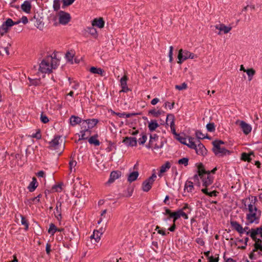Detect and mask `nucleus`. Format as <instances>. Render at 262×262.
<instances>
[{"instance_id": "1", "label": "nucleus", "mask_w": 262, "mask_h": 262, "mask_svg": "<svg viewBox=\"0 0 262 262\" xmlns=\"http://www.w3.org/2000/svg\"><path fill=\"white\" fill-rule=\"evenodd\" d=\"M249 200H251V202L248 205V212L246 215V219L248 223L247 225L250 224H258L261 216V212L258 210L255 205V202L257 201V198L255 196H251L249 198Z\"/></svg>"}, {"instance_id": "2", "label": "nucleus", "mask_w": 262, "mask_h": 262, "mask_svg": "<svg viewBox=\"0 0 262 262\" xmlns=\"http://www.w3.org/2000/svg\"><path fill=\"white\" fill-rule=\"evenodd\" d=\"M199 176L202 180L203 186L207 188L210 186L213 181V177L210 174L209 171H206L204 169L203 164L200 163L198 167Z\"/></svg>"}, {"instance_id": "3", "label": "nucleus", "mask_w": 262, "mask_h": 262, "mask_svg": "<svg viewBox=\"0 0 262 262\" xmlns=\"http://www.w3.org/2000/svg\"><path fill=\"white\" fill-rule=\"evenodd\" d=\"M224 144V142L221 140H215L212 142V151L215 156L221 157L230 154V151L223 147Z\"/></svg>"}, {"instance_id": "4", "label": "nucleus", "mask_w": 262, "mask_h": 262, "mask_svg": "<svg viewBox=\"0 0 262 262\" xmlns=\"http://www.w3.org/2000/svg\"><path fill=\"white\" fill-rule=\"evenodd\" d=\"M196 58H198L197 55L187 50L180 49L178 55V58L179 59L178 63L181 64L182 61L184 60H186L188 59H193Z\"/></svg>"}, {"instance_id": "5", "label": "nucleus", "mask_w": 262, "mask_h": 262, "mask_svg": "<svg viewBox=\"0 0 262 262\" xmlns=\"http://www.w3.org/2000/svg\"><path fill=\"white\" fill-rule=\"evenodd\" d=\"M52 60V56H49L42 60L39 64V72L42 73H50L52 72L50 64V60Z\"/></svg>"}, {"instance_id": "6", "label": "nucleus", "mask_w": 262, "mask_h": 262, "mask_svg": "<svg viewBox=\"0 0 262 262\" xmlns=\"http://www.w3.org/2000/svg\"><path fill=\"white\" fill-rule=\"evenodd\" d=\"M156 178V174L153 173L151 177L144 181L142 183V190L145 192L148 191L151 189L152 185Z\"/></svg>"}, {"instance_id": "7", "label": "nucleus", "mask_w": 262, "mask_h": 262, "mask_svg": "<svg viewBox=\"0 0 262 262\" xmlns=\"http://www.w3.org/2000/svg\"><path fill=\"white\" fill-rule=\"evenodd\" d=\"M60 136L55 137L51 141L49 142V148L52 150H56L59 147L62 149L64 147V144L62 142H59Z\"/></svg>"}, {"instance_id": "8", "label": "nucleus", "mask_w": 262, "mask_h": 262, "mask_svg": "<svg viewBox=\"0 0 262 262\" xmlns=\"http://www.w3.org/2000/svg\"><path fill=\"white\" fill-rule=\"evenodd\" d=\"M58 16L59 23L63 25H67L71 19L70 14L63 11L59 12Z\"/></svg>"}, {"instance_id": "9", "label": "nucleus", "mask_w": 262, "mask_h": 262, "mask_svg": "<svg viewBox=\"0 0 262 262\" xmlns=\"http://www.w3.org/2000/svg\"><path fill=\"white\" fill-rule=\"evenodd\" d=\"M235 123L240 125L243 133L245 135H248L251 132V126L250 124L247 123L246 122L238 120L235 122Z\"/></svg>"}, {"instance_id": "10", "label": "nucleus", "mask_w": 262, "mask_h": 262, "mask_svg": "<svg viewBox=\"0 0 262 262\" xmlns=\"http://www.w3.org/2000/svg\"><path fill=\"white\" fill-rule=\"evenodd\" d=\"M215 27L216 29L220 31V32L218 33L219 35L222 34V32L224 34H227L232 29V27L230 25L226 26L223 24L216 25Z\"/></svg>"}, {"instance_id": "11", "label": "nucleus", "mask_w": 262, "mask_h": 262, "mask_svg": "<svg viewBox=\"0 0 262 262\" xmlns=\"http://www.w3.org/2000/svg\"><path fill=\"white\" fill-rule=\"evenodd\" d=\"M198 155L204 156L207 154V150L203 144L200 143V140H197L196 147L194 148Z\"/></svg>"}, {"instance_id": "12", "label": "nucleus", "mask_w": 262, "mask_h": 262, "mask_svg": "<svg viewBox=\"0 0 262 262\" xmlns=\"http://www.w3.org/2000/svg\"><path fill=\"white\" fill-rule=\"evenodd\" d=\"M122 142L127 146H136L137 144V140L135 137H126Z\"/></svg>"}, {"instance_id": "13", "label": "nucleus", "mask_w": 262, "mask_h": 262, "mask_svg": "<svg viewBox=\"0 0 262 262\" xmlns=\"http://www.w3.org/2000/svg\"><path fill=\"white\" fill-rule=\"evenodd\" d=\"M181 216L183 217L185 219H188V215L183 211V209H180L177 211L173 212L171 215V217L173 218V222L174 223Z\"/></svg>"}, {"instance_id": "14", "label": "nucleus", "mask_w": 262, "mask_h": 262, "mask_svg": "<svg viewBox=\"0 0 262 262\" xmlns=\"http://www.w3.org/2000/svg\"><path fill=\"white\" fill-rule=\"evenodd\" d=\"M92 25L101 29L104 27V21L102 17L96 18L92 21Z\"/></svg>"}, {"instance_id": "15", "label": "nucleus", "mask_w": 262, "mask_h": 262, "mask_svg": "<svg viewBox=\"0 0 262 262\" xmlns=\"http://www.w3.org/2000/svg\"><path fill=\"white\" fill-rule=\"evenodd\" d=\"M121 176V172L120 171H113L110 174V178L108 181V183H112L115 180L119 178Z\"/></svg>"}, {"instance_id": "16", "label": "nucleus", "mask_w": 262, "mask_h": 262, "mask_svg": "<svg viewBox=\"0 0 262 262\" xmlns=\"http://www.w3.org/2000/svg\"><path fill=\"white\" fill-rule=\"evenodd\" d=\"M31 4L30 1H26L21 5L22 10L26 13H30L31 9Z\"/></svg>"}, {"instance_id": "17", "label": "nucleus", "mask_w": 262, "mask_h": 262, "mask_svg": "<svg viewBox=\"0 0 262 262\" xmlns=\"http://www.w3.org/2000/svg\"><path fill=\"white\" fill-rule=\"evenodd\" d=\"M262 233V226L255 229H252L251 230L250 236L253 239L256 240V235L257 234H261Z\"/></svg>"}, {"instance_id": "18", "label": "nucleus", "mask_w": 262, "mask_h": 262, "mask_svg": "<svg viewBox=\"0 0 262 262\" xmlns=\"http://www.w3.org/2000/svg\"><path fill=\"white\" fill-rule=\"evenodd\" d=\"M61 203L58 202L56 204V212H55V216L58 220L61 219Z\"/></svg>"}, {"instance_id": "19", "label": "nucleus", "mask_w": 262, "mask_h": 262, "mask_svg": "<svg viewBox=\"0 0 262 262\" xmlns=\"http://www.w3.org/2000/svg\"><path fill=\"white\" fill-rule=\"evenodd\" d=\"M34 19H36V21L35 23V26L37 28L39 29L40 30H42L44 27V23L41 20L40 18H36V16H34V17L31 19V21H33Z\"/></svg>"}, {"instance_id": "20", "label": "nucleus", "mask_w": 262, "mask_h": 262, "mask_svg": "<svg viewBox=\"0 0 262 262\" xmlns=\"http://www.w3.org/2000/svg\"><path fill=\"white\" fill-rule=\"evenodd\" d=\"M231 226L239 233L242 234L243 233V227L242 226L238 224L236 221H231L230 222Z\"/></svg>"}, {"instance_id": "21", "label": "nucleus", "mask_w": 262, "mask_h": 262, "mask_svg": "<svg viewBox=\"0 0 262 262\" xmlns=\"http://www.w3.org/2000/svg\"><path fill=\"white\" fill-rule=\"evenodd\" d=\"M169 123L170 128L174 127V117L172 114H168L166 117V124L168 125Z\"/></svg>"}, {"instance_id": "22", "label": "nucleus", "mask_w": 262, "mask_h": 262, "mask_svg": "<svg viewBox=\"0 0 262 262\" xmlns=\"http://www.w3.org/2000/svg\"><path fill=\"white\" fill-rule=\"evenodd\" d=\"M86 31L90 34L94 38H97L98 37V33L96 29L93 26L87 27Z\"/></svg>"}, {"instance_id": "23", "label": "nucleus", "mask_w": 262, "mask_h": 262, "mask_svg": "<svg viewBox=\"0 0 262 262\" xmlns=\"http://www.w3.org/2000/svg\"><path fill=\"white\" fill-rule=\"evenodd\" d=\"M187 140V144H186L187 146L192 149H194V148L196 147L197 141H195L194 138L188 137V140Z\"/></svg>"}, {"instance_id": "24", "label": "nucleus", "mask_w": 262, "mask_h": 262, "mask_svg": "<svg viewBox=\"0 0 262 262\" xmlns=\"http://www.w3.org/2000/svg\"><path fill=\"white\" fill-rule=\"evenodd\" d=\"M84 122H86L88 124V128L90 129L93 128L98 123V121L97 119H87L83 120Z\"/></svg>"}, {"instance_id": "25", "label": "nucleus", "mask_w": 262, "mask_h": 262, "mask_svg": "<svg viewBox=\"0 0 262 262\" xmlns=\"http://www.w3.org/2000/svg\"><path fill=\"white\" fill-rule=\"evenodd\" d=\"M90 72L93 74H97L101 76H103L104 73V70L101 68L95 67H92L90 69Z\"/></svg>"}, {"instance_id": "26", "label": "nucleus", "mask_w": 262, "mask_h": 262, "mask_svg": "<svg viewBox=\"0 0 262 262\" xmlns=\"http://www.w3.org/2000/svg\"><path fill=\"white\" fill-rule=\"evenodd\" d=\"M251 156H254L253 152H251L249 154L243 152L242 154L241 160L250 162L252 160Z\"/></svg>"}, {"instance_id": "27", "label": "nucleus", "mask_w": 262, "mask_h": 262, "mask_svg": "<svg viewBox=\"0 0 262 262\" xmlns=\"http://www.w3.org/2000/svg\"><path fill=\"white\" fill-rule=\"evenodd\" d=\"M139 176V172L138 171H134L131 172L128 176L127 181L129 183H132L137 180Z\"/></svg>"}, {"instance_id": "28", "label": "nucleus", "mask_w": 262, "mask_h": 262, "mask_svg": "<svg viewBox=\"0 0 262 262\" xmlns=\"http://www.w3.org/2000/svg\"><path fill=\"white\" fill-rule=\"evenodd\" d=\"M98 135H95L90 137L89 139V142L91 144H94L95 146H99L100 145V142L97 139Z\"/></svg>"}, {"instance_id": "29", "label": "nucleus", "mask_w": 262, "mask_h": 262, "mask_svg": "<svg viewBox=\"0 0 262 262\" xmlns=\"http://www.w3.org/2000/svg\"><path fill=\"white\" fill-rule=\"evenodd\" d=\"M158 126L159 124L156 120H151L148 125L149 129L151 132L155 130Z\"/></svg>"}, {"instance_id": "30", "label": "nucleus", "mask_w": 262, "mask_h": 262, "mask_svg": "<svg viewBox=\"0 0 262 262\" xmlns=\"http://www.w3.org/2000/svg\"><path fill=\"white\" fill-rule=\"evenodd\" d=\"M81 118L78 117L72 116L70 118V123L73 126L80 123L81 122Z\"/></svg>"}, {"instance_id": "31", "label": "nucleus", "mask_w": 262, "mask_h": 262, "mask_svg": "<svg viewBox=\"0 0 262 262\" xmlns=\"http://www.w3.org/2000/svg\"><path fill=\"white\" fill-rule=\"evenodd\" d=\"M37 181L35 178H33L32 181L30 183L28 189L30 192L33 191L37 187Z\"/></svg>"}, {"instance_id": "32", "label": "nucleus", "mask_w": 262, "mask_h": 262, "mask_svg": "<svg viewBox=\"0 0 262 262\" xmlns=\"http://www.w3.org/2000/svg\"><path fill=\"white\" fill-rule=\"evenodd\" d=\"M11 46V44L9 42L6 43V45H4L3 46L0 47V55H2V51L3 50L5 52L7 55L9 54V52L8 51L9 47Z\"/></svg>"}, {"instance_id": "33", "label": "nucleus", "mask_w": 262, "mask_h": 262, "mask_svg": "<svg viewBox=\"0 0 262 262\" xmlns=\"http://www.w3.org/2000/svg\"><path fill=\"white\" fill-rule=\"evenodd\" d=\"M170 167V164L169 162H166L164 164L161 166L160 168V174L165 172L168 169H169Z\"/></svg>"}, {"instance_id": "34", "label": "nucleus", "mask_w": 262, "mask_h": 262, "mask_svg": "<svg viewBox=\"0 0 262 262\" xmlns=\"http://www.w3.org/2000/svg\"><path fill=\"white\" fill-rule=\"evenodd\" d=\"M93 234L95 236V241L96 242H99L101 238V236L102 235V232L99 230H95L93 232Z\"/></svg>"}, {"instance_id": "35", "label": "nucleus", "mask_w": 262, "mask_h": 262, "mask_svg": "<svg viewBox=\"0 0 262 262\" xmlns=\"http://www.w3.org/2000/svg\"><path fill=\"white\" fill-rule=\"evenodd\" d=\"M246 73L248 76V79L249 81H251L253 77V76L255 74V71L253 68H250L247 69L246 71Z\"/></svg>"}, {"instance_id": "36", "label": "nucleus", "mask_w": 262, "mask_h": 262, "mask_svg": "<svg viewBox=\"0 0 262 262\" xmlns=\"http://www.w3.org/2000/svg\"><path fill=\"white\" fill-rule=\"evenodd\" d=\"M193 189V183L191 181H187L185 183V190H186L187 192H191Z\"/></svg>"}, {"instance_id": "37", "label": "nucleus", "mask_w": 262, "mask_h": 262, "mask_svg": "<svg viewBox=\"0 0 262 262\" xmlns=\"http://www.w3.org/2000/svg\"><path fill=\"white\" fill-rule=\"evenodd\" d=\"M74 56V53L72 51H68L66 54V57L67 60L71 63H73V59Z\"/></svg>"}, {"instance_id": "38", "label": "nucleus", "mask_w": 262, "mask_h": 262, "mask_svg": "<svg viewBox=\"0 0 262 262\" xmlns=\"http://www.w3.org/2000/svg\"><path fill=\"white\" fill-rule=\"evenodd\" d=\"M58 62L59 61L57 58L52 57V60H50V66H51V70H52L53 69H55L57 67Z\"/></svg>"}, {"instance_id": "39", "label": "nucleus", "mask_w": 262, "mask_h": 262, "mask_svg": "<svg viewBox=\"0 0 262 262\" xmlns=\"http://www.w3.org/2000/svg\"><path fill=\"white\" fill-rule=\"evenodd\" d=\"M41 194L38 195L36 197L31 198L30 200H28V204L31 205L32 204L33 202H34L35 204H36L37 203H38L40 201V198Z\"/></svg>"}, {"instance_id": "40", "label": "nucleus", "mask_w": 262, "mask_h": 262, "mask_svg": "<svg viewBox=\"0 0 262 262\" xmlns=\"http://www.w3.org/2000/svg\"><path fill=\"white\" fill-rule=\"evenodd\" d=\"M57 231V228L53 224L50 225L49 229H48V233L51 235H54L56 231Z\"/></svg>"}, {"instance_id": "41", "label": "nucleus", "mask_w": 262, "mask_h": 262, "mask_svg": "<svg viewBox=\"0 0 262 262\" xmlns=\"http://www.w3.org/2000/svg\"><path fill=\"white\" fill-rule=\"evenodd\" d=\"M140 135L141 137L138 139V141L140 144L143 145L147 140V136L144 133H142Z\"/></svg>"}, {"instance_id": "42", "label": "nucleus", "mask_w": 262, "mask_h": 262, "mask_svg": "<svg viewBox=\"0 0 262 262\" xmlns=\"http://www.w3.org/2000/svg\"><path fill=\"white\" fill-rule=\"evenodd\" d=\"M202 191L204 193H205V194H206L207 195H208L210 196H216V193H217V191H215V190H213V191H211L210 192H208L207 188L202 189Z\"/></svg>"}, {"instance_id": "43", "label": "nucleus", "mask_w": 262, "mask_h": 262, "mask_svg": "<svg viewBox=\"0 0 262 262\" xmlns=\"http://www.w3.org/2000/svg\"><path fill=\"white\" fill-rule=\"evenodd\" d=\"M9 30V28L7 27L5 24H3L0 28V34L2 36L4 35Z\"/></svg>"}, {"instance_id": "44", "label": "nucleus", "mask_w": 262, "mask_h": 262, "mask_svg": "<svg viewBox=\"0 0 262 262\" xmlns=\"http://www.w3.org/2000/svg\"><path fill=\"white\" fill-rule=\"evenodd\" d=\"M148 113L152 115L154 117H157L162 114V111L160 110L156 111V110L154 109L150 110Z\"/></svg>"}, {"instance_id": "45", "label": "nucleus", "mask_w": 262, "mask_h": 262, "mask_svg": "<svg viewBox=\"0 0 262 262\" xmlns=\"http://www.w3.org/2000/svg\"><path fill=\"white\" fill-rule=\"evenodd\" d=\"M189 159L188 158H183L178 160V163L180 165H184L186 166L188 164Z\"/></svg>"}, {"instance_id": "46", "label": "nucleus", "mask_w": 262, "mask_h": 262, "mask_svg": "<svg viewBox=\"0 0 262 262\" xmlns=\"http://www.w3.org/2000/svg\"><path fill=\"white\" fill-rule=\"evenodd\" d=\"M255 241L256 242L254 244L255 249L253 250V252L256 251L258 249L260 250L261 247H262V246L260 245L261 240L260 239H256Z\"/></svg>"}, {"instance_id": "47", "label": "nucleus", "mask_w": 262, "mask_h": 262, "mask_svg": "<svg viewBox=\"0 0 262 262\" xmlns=\"http://www.w3.org/2000/svg\"><path fill=\"white\" fill-rule=\"evenodd\" d=\"M60 0H54L53 3V9L54 11H58L60 9Z\"/></svg>"}, {"instance_id": "48", "label": "nucleus", "mask_w": 262, "mask_h": 262, "mask_svg": "<svg viewBox=\"0 0 262 262\" xmlns=\"http://www.w3.org/2000/svg\"><path fill=\"white\" fill-rule=\"evenodd\" d=\"M20 216L21 217V223L22 225L25 226V230H27L28 229V227H29V225L27 222V221L26 220V219H25V217L24 216H23L21 215H20Z\"/></svg>"}, {"instance_id": "49", "label": "nucleus", "mask_w": 262, "mask_h": 262, "mask_svg": "<svg viewBox=\"0 0 262 262\" xmlns=\"http://www.w3.org/2000/svg\"><path fill=\"white\" fill-rule=\"evenodd\" d=\"M175 88L179 91H182L187 89V84L185 82H183L181 85H176Z\"/></svg>"}, {"instance_id": "50", "label": "nucleus", "mask_w": 262, "mask_h": 262, "mask_svg": "<svg viewBox=\"0 0 262 262\" xmlns=\"http://www.w3.org/2000/svg\"><path fill=\"white\" fill-rule=\"evenodd\" d=\"M195 136L198 139V140H199V139H203L205 138H208L207 137H206L199 130H198L195 132Z\"/></svg>"}, {"instance_id": "51", "label": "nucleus", "mask_w": 262, "mask_h": 262, "mask_svg": "<svg viewBox=\"0 0 262 262\" xmlns=\"http://www.w3.org/2000/svg\"><path fill=\"white\" fill-rule=\"evenodd\" d=\"M3 24L9 28L14 25V21L11 18H8Z\"/></svg>"}, {"instance_id": "52", "label": "nucleus", "mask_w": 262, "mask_h": 262, "mask_svg": "<svg viewBox=\"0 0 262 262\" xmlns=\"http://www.w3.org/2000/svg\"><path fill=\"white\" fill-rule=\"evenodd\" d=\"M28 79L30 81L31 85H37L39 83V79H31L30 77L28 78Z\"/></svg>"}, {"instance_id": "53", "label": "nucleus", "mask_w": 262, "mask_h": 262, "mask_svg": "<svg viewBox=\"0 0 262 262\" xmlns=\"http://www.w3.org/2000/svg\"><path fill=\"white\" fill-rule=\"evenodd\" d=\"M206 127L207 130L210 132H213L215 130L214 125L212 123H209L207 124Z\"/></svg>"}, {"instance_id": "54", "label": "nucleus", "mask_w": 262, "mask_h": 262, "mask_svg": "<svg viewBox=\"0 0 262 262\" xmlns=\"http://www.w3.org/2000/svg\"><path fill=\"white\" fill-rule=\"evenodd\" d=\"M176 139L179 140L181 143L185 145L187 142V139L183 137L180 136L179 135L176 137Z\"/></svg>"}, {"instance_id": "55", "label": "nucleus", "mask_w": 262, "mask_h": 262, "mask_svg": "<svg viewBox=\"0 0 262 262\" xmlns=\"http://www.w3.org/2000/svg\"><path fill=\"white\" fill-rule=\"evenodd\" d=\"M86 133H89L90 134V131L88 129H85L84 130L81 132V137L80 138L79 140H84L87 139V137H85Z\"/></svg>"}, {"instance_id": "56", "label": "nucleus", "mask_w": 262, "mask_h": 262, "mask_svg": "<svg viewBox=\"0 0 262 262\" xmlns=\"http://www.w3.org/2000/svg\"><path fill=\"white\" fill-rule=\"evenodd\" d=\"M67 235L68 236V237L70 239H73V238H74L75 235L74 234V231H73V229H69L67 231Z\"/></svg>"}, {"instance_id": "57", "label": "nucleus", "mask_w": 262, "mask_h": 262, "mask_svg": "<svg viewBox=\"0 0 262 262\" xmlns=\"http://www.w3.org/2000/svg\"><path fill=\"white\" fill-rule=\"evenodd\" d=\"M127 80V77L126 75H124L123 77H122L121 78V79L120 80L121 87L123 86L127 85V83H126Z\"/></svg>"}, {"instance_id": "58", "label": "nucleus", "mask_w": 262, "mask_h": 262, "mask_svg": "<svg viewBox=\"0 0 262 262\" xmlns=\"http://www.w3.org/2000/svg\"><path fill=\"white\" fill-rule=\"evenodd\" d=\"M75 0H62L63 7L68 6L71 5Z\"/></svg>"}, {"instance_id": "59", "label": "nucleus", "mask_w": 262, "mask_h": 262, "mask_svg": "<svg viewBox=\"0 0 262 262\" xmlns=\"http://www.w3.org/2000/svg\"><path fill=\"white\" fill-rule=\"evenodd\" d=\"M173 50V47L170 46L169 47V54H168V56L169 58V62H172V60H173V57H172Z\"/></svg>"}, {"instance_id": "60", "label": "nucleus", "mask_w": 262, "mask_h": 262, "mask_svg": "<svg viewBox=\"0 0 262 262\" xmlns=\"http://www.w3.org/2000/svg\"><path fill=\"white\" fill-rule=\"evenodd\" d=\"M40 120L41 122L43 123H47L49 122V120L48 118L43 114H41L40 116Z\"/></svg>"}, {"instance_id": "61", "label": "nucleus", "mask_w": 262, "mask_h": 262, "mask_svg": "<svg viewBox=\"0 0 262 262\" xmlns=\"http://www.w3.org/2000/svg\"><path fill=\"white\" fill-rule=\"evenodd\" d=\"M174 105V102L170 103L168 101H166L165 102L164 106L165 108L168 107L170 110H171L173 107Z\"/></svg>"}, {"instance_id": "62", "label": "nucleus", "mask_w": 262, "mask_h": 262, "mask_svg": "<svg viewBox=\"0 0 262 262\" xmlns=\"http://www.w3.org/2000/svg\"><path fill=\"white\" fill-rule=\"evenodd\" d=\"M157 137H152L151 136H150V140H149V143L148 144V145L147 146V147L148 148H150V147H153L154 145H153V143L156 140V139Z\"/></svg>"}, {"instance_id": "63", "label": "nucleus", "mask_w": 262, "mask_h": 262, "mask_svg": "<svg viewBox=\"0 0 262 262\" xmlns=\"http://www.w3.org/2000/svg\"><path fill=\"white\" fill-rule=\"evenodd\" d=\"M77 164V162L76 161H71L70 162H69V166H70V171H72V168L74 167H75Z\"/></svg>"}, {"instance_id": "64", "label": "nucleus", "mask_w": 262, "mask_h": 262, "mask_svg": "<svg viewBox=\"0 0 262 262\" xmlns=\"http://www.w3.org/2000/svg\"><path fill=\"white\" fill-rule=\"evenodd\" d=\"M52 189L55 190L56 191L58 192L61 190V185L58 184L53 186Z\"/></svg>"}]
</instances>
